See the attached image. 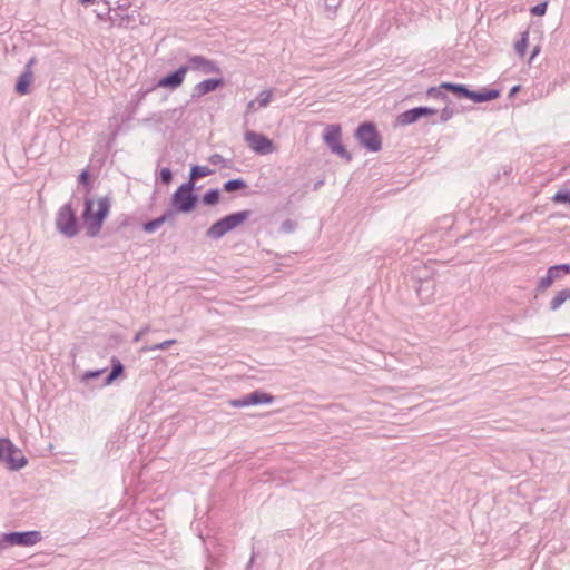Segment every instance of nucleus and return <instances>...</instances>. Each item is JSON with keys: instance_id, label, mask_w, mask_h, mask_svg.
I'll list each match as a JSON object with an SVG mask.
<instances>
[{"instance_id": "4be33fe9", "label": "nucleus", "mask_w": 570, "mask_h": 570, "mask_svg": "<svg viewBox=\"0 0 570 570\" xmlns=\"http://www.w3.org/2000/svg\"><path fill=\"white\" fill-rule=\"evenodd\" d=\"M570 299V287L559 291L550 302V311L554 312L561 307V305Z\"/></svg>"}, {"instance_id": "1a4fd4ad", "label": "nucleus", "mask_w": 570, "mask_h": 570, "mask_svg": "<svg viewBox=\"0 0 570 570\" xmlns=\"http://www.w3.org/2000/svg\"><path fill=\"white\" fill-rule=\"evenodd\" d=\"M413 287L422 304H429L433 301L436 292V283L432 277L428 275L419 276Z\"/></svg>"}, {"instance_id": "a18cd8bd", "label": "nucleus", "mask_w": 570, "mask_h": 570, "mask_svg": "<svg viewBox=\"0 0 570 570\" xmlns=\"http://www.w3.org/2000/svg\"><path fill=\"white\" fill-rule=\"evenodd\" d=\"M337 6L326 4V11L328 12V17L333 18L336 14Z\"/></svg>"}, {"instance_id": "4468645a", "label": "nucleus", "mask_w": 570, "mask_h": 570, "mask_svg": "<svg viewBox=\"0 0 570 570\" xmlns=\"http://www.w3.org/2000/svg\"><path fill=\"white\" fill-rule=\"evenodd\" d=\"M225 81L222 77L205 79L194 86L190 98L191 100H198L203 96L222 88Z\"/></svg>"}, {"instance_id": "4c0bfd02", "label": "nucleus", "mask_w": 570, "mask_h": 570, "mask_svg": "<svg viewBox=\"0 0 570 570\" xmlns=\"http://www.w3.org/2000/svg\"><path fill=\"white\" fill-rule=\"evenodd\" d=\"M547 8H548V2L543 1V2H540V3L535 4V6H533L530 9V12L533 16L540 17V16H543L547 12Z\"/></svg>"}, {"instance_id": "7c9ffc66", "label": "nucleus", "mask_w": 570, "mask_h": 570, "mask_svg": "<svg viewBox=\"0 0 570 570\" xmlns=\"http://www.w3.org/2000/svg\"><path fill=\"white\" fill-rule=\"evenodd\" d=\"M528 38H529V33H528V31H524V32H522L521 38L514 45L515 52L521 57H523L525 55V51L528 48V40H529Z\"/></svg>"}, {"instance_id": "9b49d317", "label": "nucleus", "mask_w": 570, "mask_h": 570, "mask_svg": "<svg viewBox=\"0 0 570 570\" xmlns=\"http://www.w3.org/2000/svg\"><path fill=\"white\" fill-rule=\"evenodd\" d=\"M245 140L256 154L267 155L274 150L273 141L263 134L246 131Z\"/></svg>"}, {"instance_id": "2f4dec72", "label": "nucleus", "mask_w": 570, "mask_h": 570, "mask_svg": "<svg viewBox=\"0 0 570 570\" xmlns=\"http://www.w3.org/2000/svg\"><path fill=\"white\" fill-rule=\"evenodd\" d=\"M163 225V222L159 217L147 220L142 224V230L145 233L151 234L155 233L160 226Z\"/></svg>"}, {"instance_id": "f704fd0d", "label": "nucleus", "mask_w": 570, "mask_h": 570, "mask_svg": "<svg viewBox=\"0 0 570 570\" xmlns=\"http://www.w3.org/2000/svg\"><path fill=\"white\" fill-rule=\"evenodd\" d=\"M272 98V91L271 90H262L257 98L255 99L256 102H258L259 107H266Z\"/></svg>"}, {"instance_id": "c756f323", "label": "nucleus", "mask_w": 570, "mask_h": 570, "mask_svg": "<svg viewBox=\"0 0 570 570\" xmlns=\"http://www.w3.org/2000/svg\"><path fill=\"white\" fill-rule=\"evenodd\" d=\"M176 343L175 340H167V341H164L159 344H154V345H145L140 348V352L141 353H147V352H151V351H157V350H167L169 348L171 345H174Z\"/></svg>"}, {"instance_id": "a211bd4d", "label": "nucleus", "mask_w": 570, "mask_h": 570, "mask_svg": "<svg viewBox=\"0 0 570 570\" xmlns=\"http://www.w3.org/2000/svg\"><path fill=\"white\" fill-rule=\"evenodd\" d=\"M248 405H261V404H269L274 401V396L267 392L262 390L253 391L249 394H246Z\"/></svg>"}, {"instance_id": "72a5a7b5", "label": "nucleus", "mask_w": 570, "mask_h": 570, "mask_svg": "<svg viewBox=\"0 0 570 570\" xmlns=\"http://www.w3.org/2000/svg\"><path fill=\"white\" fill-rule=\"evenodd\" d=\"M444 88H441V85L439 87H431L428 89L426 95L429 97L448 100V96L445 92H443Z\"/></svg>"}, {"instance_id": "37998d69", "label": "nucleus", "mask_w": 570, "mask_h": 570, "mask_svg": "<svg viewBox=\"0 0 570 570\" xmlns=\"http://www.w3.org/2000/svg\"><path fill=\"white\" fill-rule=\"evenodd\" d=\"M177 213L173 207L171 208H167L160 216L159 218L161 219L163 224H165L166 222H169L174 214Z\"/></svg>"}, {"instance_id": "6e6d98bb", "label": "nucleus", "mask_w": 570, "mask_h": 570, "mask_svg": "<svg viewBox=\"0 0 570 570\" xmlns=\"http://www.w3.org/2000/svg\"><path fill=\"white\" fill-rule=\"evenodd\" d=\"M97 17L101 20L105 19V16L102 13H97Z\"/></svg>"}, {"instance_id": "09e8293b", "label": "nucleus", "mask_w": 570, "mask_h": 570, "mask_svg": "<svg viewBox=\"0 0 570 570\" xmlns=\"http://www.w3.org/2000/svg\"><path fill=\"white\" fill-rule=\"evenodd\" d=\"M520 90V86H513L511 89H510V92H509V96H513L515 95L518 91Z\"/></svg>"}, {"instance_id": "864d4df0", "label": "nucleus", "mask_w": 570, "mask_h": 570, "mask_svg": "<svg viewBox=\"0 0 570 570\" xmlns=\"http://www.w3.org/2000/svg\"><path fill=\"white\" fill-rule=\"evenodd\" d=\"M256 101L255 100H250L248 104H247V110H252L254 109V106H255Z\"/></svg>"}, {"instance_id": "a19ab883", "label": "nucleus", "mask_w": 570, "mask_h": 570, "mask_svg": "<svg viewBox=\"0 0 570 570\" xmlns=\"http://www.w3.org/2000/svg\"><path fill=\"white\" fill-rule=\"evenodd\" d=\"M104 372H105V370L87 371V372H85V373H83V375H82V380H83V381H89V380H92V379H97V377H99Z\"/></svg>"}, {"instance_id": "39448f33", "label": "nucleus", "mask_w": 570, "mask_h": 570, "mask_svg": "<svg viewBox=\"0 0 570 570\" xmlns=\"http://www.w3.org/2000/svg\"><path fill=\"white\" fill-rule=\"evenodd\" d=\"M55 224L57 230L67 238H73L78 235V219L70 203H67L59 208Z\"/></svg>"}, {"instance_id": "ddd939ff", "label": "nucleus", "mask_w": 570, "mask_h": 570, "mask_svg": "<svg viewBox=\"0 0 570 570\" xmlns=\"http://www.w3.org/2000/svg\"><path fill=\"white\" fill-rule=\"evenodd\" d=\"M187 72V68L183 65L176 70L159 78L158 81L153 85V88H167L175 90L183 85Z\"/></svg>"}, {"instance_id": "5fc2aeb1", "label": "nucleus", "mask_w": 570, "mask_h": 570, "mask_svg": "<svg viewBox=\"0 0 570 570\" xmlns=\"http://www.w3.org/2000/svg\"><path fill=\"white\" fill-rule=\"evenodd\" d=\"M538 52H539V48L537 47V48H534V50L532 51L531 59H533V58H534V56H535V55H538Z\"/></svg>"}, {"instance_id": "aec40b11", "label": "nucleus", "mask_w": 570, "mask_h": 570, "mask_svg": "<svg viewBox=\"0 0 570 570\" xmlns=\"http://www.w3.org/2000/svg\"><path fill=\"white\" fill-rule=\"evenodd\" d=\"M441 88H444V90L450 91L456 98L466 99L468 89H469V87L466 85L454 83V82H442Z\"/></svg>"}, {"instance_id": "7ed1b4c3", "label": "nucleus", "mask_w": 570, "mask_h": 570, "mask_svg": "<svg viewBox=\"0 0 570 570\" xmlns=\"http://www.w3.org/2000/svg\"><path fill=\"white\" fill-rule=\"evenodd\" d=\"M0 461L11 471H19L28 464L23 452L8 438H0Z\"/></svg>"}, {"instance_id": "58836bf2", "label": "nucleus", "mask_w": 570, "mask_h": 570, "mask_svg": "<svg viewBox=\"0 0 570 570\" xmlns=\"http://www.w3.org/2000/svg\"><path fill=\"white\" fill-rule=\"evenodd\" d=\"M79 184L87 188V191L90 190V175L87 169L82 170L78 177Z\"/></svg>"}, {"instance_id": "cd10ccee", "label": "nucleus", "mask_w": 570, "mask_h": 570, "mask_svg": "<svg viewBox=\"0 0 570 570\" xmlns=\"http://www.w3.org/2000/svg\"><path fill=\"white\" fill-rule=\"evenodd\" d=\"M548 271L553 275V277L556 279H558V278L562 277V275L570 274V264L563 263V264L553 265V266H550L548 268Z\"/></svg>"}, {"instance_id": "c9c22d12", "label": "nucleus", "mask_w": 570, "mask_h": 570, "mask_svg": "<svg viewBox=\"0 0 570 570\" xmlns=\"http://www.w3.org/2000/svg\"><path fill=\"white\" fill-rule=\"evenodd\" d=\"M158 178L163 185H169L173 181L171 169L168 167L161 168Z\"/></svg>"}, {"instance_id": "f257e3e1", "label": "nucleus", "mask_w": 570, "mask_h": 570, "mask_svg": "<svg viewBox=\"0 0 570 570\" xmlns=\"http://www.w3.org/2000/svg\"><path fill=\"white\" fill-rule=\"evenodd\" d=\"M94 199L86 197L81 218L89 238H95L100 234L104 222L109 215L111 202L108 196L99 198L96 212H94Z\"/></svg>"}, {"instance_id": "49530a36", "label": "nucleus", "mask_w": 570, "mask_h": 570, "mask_svg": "<svg viewBox=\"0 0 570 570\" xmlns=\"http://www.w3.org/2000/svg\"><path fill=\"white\" fill-rule=\"evenodd\" d=\"M8 548L7 541H3V533L0 535V553Z\"/></svg>"}, {"instance_id": "e433bc0d", "label": "nucleus", "mask_w": 570, "mask_h": 570, "mask_svg": "<svg viewBox=\"0 0 570 570\" xmlns=\"http://www.w3.org/2000/svg\"><path fill=\"white\" fill-rule=\"evenodd\" d=\"M297 227V223L293 219H285L279 227V230L284 234L293 233Z\"/></svg>"}, {"instance_id": "bb28decb", "label": "nucleus", "mask_w": 570, "mask_h": 570, "mask_svg": "<svg viewBox=\"0 0 570 570\" xmlns=\"http://www.w3.org/2000/svg\"><path fill=\"white\" fill-rule=\"evenodd\" d=\"M551 202L554 204L570 205V188H560L553 194Z\"/></svg>"}, {"instance_id": "c85d7f7f", "label": "nucleus", "mask_w": 570, "mask_h": 570, "mask_svg": "<svg viewBox=\"0 0 570 570\" xmlns=\"http://www.w3.org/2000/svg\"><path fill=\"white\" fill-rule=\"evenodd\" d=\"M208 161L213 165H218L222 168H232L233 160L224 158L220 154H213L209 156Z\"/></svg>"}, {"instance_id": "a878e982", "label": "nucleus", "mask_w": 570, "mask_h": 570, "mask_svg": "<svg viewBox=\"0 0 570 570\" xmlns=\"http://www.w3.org/2000/svg\"><path fill=\"white\" fill-rule=\"evenodd\" d=\"M156 88H153V86L148 88H140L131 98L130 104L132 106V111L135 112L138 108V106L141 104V101L146 98L148 94L154 91Z\"/></svg>"}, {"instance_id": "79ce46f5", "label": "nucleus", "mask_w": 570, "mask_h": 570, "mask_svg": "<svg viewBox=\"0 0 570 570\" xmlns=\"http://www.w3.org/2000/svg\"><path fill=\"white\" fill-rule=\"evenodd\" d=\"M229 403H230V405L233 407H246V406H249L246 395H244V396H242L239 399L232 400Z\"/></svg>"}, {"instance_id": "2eb2a0df", "label": "nucleus", "mask_w": 570, "mask_h": 570, "mask_svg": "<svg viewBox=\"0 0 570 570\" xmlns=\"http://www.w3.org/2000/svg\"><path fill=\"white\" fill-rule=\"evenodd\" d=\"M501 91L495 88L484 87L481 90L468 89L466 99L472 100L475 104L487 102L499 98Z\"/></svg>"}, {"instance_id": "c03bdc74", "label": "nucleus", "mask_w": 570, "mask_h": 570, "mask_svg": "<svg viewBox=\"0 0 570 570\" xmlns=\"http://www.w3.org/2000/svg\"><path fill=\"white\" fill-rule=\"evenodd\" d=\"M149 330L150 327L148 325L144 326L140 331L136 333V335L132 338V342H139Z\"/></svg>"}, {"instance_id": "20e7f679", "label": "nucleus", "mask_w": 570, "mask_h": 570, "mask_svg": "<svg viewBox=\"0 0 570 570\" xmlns=\"http://www.w3.org/2000/svg\"><path fill=\"white\" fill-rule=\"evenodd\" d=\"M354 137L367 151L377 153L382 148V138L372 121H364L357 126Z\"/></svg>"}, {"instance_id": "de8ad7c7", "label": "nucleus", "mask_w": 570, "mask_h": 570, "mask_svg": "<svg viewBox=\"0 0 570 570\" xmlns=\"http://www.w3.org/2000/svg\"><path fill=\"white\" fill-rule=\"evenodd\" d=\"M128 7H129V3L128 2H124V3H118L117 9L119 11H126L128 9Z\"/></svg>"}, {"instance_id": "b1692460", "label": "nucleus", "mask_w": 570, "mask_h": 570, "mask_svg": "<svg viewBox=\"0 0 570 570\" xmlns=\"http://www.w3.org/2000/svg\"><path fill=\"white\" fill-rule=\"evenodd\" d=\"M246 187H247V184H246L245 179H243L240 177L229 179L223 184V190L226 193L238 191V190L245 189Z\"/></svg>"}, {"instance_id": "9d476101", "label": "nucleus", "mask_w": 570, "mask_h": 570, "mask_svg": "<svg viewBox=\"0 0 570 570\" xmlns=\"http://www.w3.org/2000/svg\"><path fill=\"white\" fill-rule=\"evenodd\" d=\"M438 110L432 107L419 106L412 109L405 110L397 116V124L407 126L416 122L421 118L435 116Z\"/></svg>"}, {"instance_id": "f3484780", "label": "nucleus", "mask_w": 570, "mask_h": 570, "mask_svg": "<svg viewBox=\"0 0 570 570\" xmlns=\"http://www.w3.org/2000/svg\"><path fill=\"white\" fill-rule=\"evenodd\" d=\"M110 364H111V370L105 376L102 386L110 385L114 381H116L125 372V366L118 357L112 356L110 360Z\"/></svg>"}, {"instance_id": "603ef678", "label": "nucleus", "mask_w": 570, "mask_h": 570, "mask_svg": "<svg viewBox=\"0 0 570 570\" xmlns=\"http://www.w3.org/2000/svg\"><path fill=\"white\" fill-rule=\"evenodd\" d=\"M129 218L127 216L124 217V220L119 224V227H126L128 225Z\"/></svg>"}, {"instance_id": "3c124183", "label": "nucleus", "mask_w": 570, "mask_h": 570, "mask_svg": "<svg viewBox=\"0 0 570 570\" xmlns=\"http://www.w3.org/2000/svg\"><path fill=\"white\" fill-rule=\"evenodd\" d=\"M323 184H324V180H322V179H321V180H318V181H316V183L314 184V190H317L321 186H323Z\"/></svg>"}, {"instance_id": "6e6552de", "label": "nucleus", "mask_w": 570, "mask_h": 570, "mask_svg": "<svg viewBox=\"0 0 570 570\" xmlns=\"http://www.w3.org/2000/svg\"><path fill=\"white\" fill-rule=\"evenodd\" d=\"M185 67L188 70L199 71L205 75H222V69L215 60H210L200 55L189 56Z\"/></svg>"}, {"instance_id": "6ab92c4d", "label": "nucleus", "mask_w": 570, "mask_h": 570, "mask_svg": "<svg viewBox=\"0 0 570 570\" xmlns=\"http://www.w3.org/2000/svg\"><path fill=\"white\" fill-rule=\"evenodd\" d=\"M252 216V210L245 209L240 212H235L224 216L230 227V229H235L236 227L244 224Z\"/></svg>"}, {"instance_id": "423d86ee", "label": "nucleus", "mask_w": 570, "mask_h": 570, "mask_svg": "<svg viewBox=\"0 0 570 570\" xmlns=\"http://www.w3.org/2000/svg\"><path fill=\"white\" fill-rule=\"evenodd\" d=\"M322 137L332 154L346 161L352 160L351 153L346 150L342 142V128L338 124L327 125Z\"/></svg>"}, {"instance_id": "0eeeda50", "label": "nucleus", "mask_w": 570, "mask_h": 570, "mask_svg": "<svg viewBox=\"0 0 570 570\" xmlns=\"http://www.w3.org/2000/svg\"><path fill=\"white\" fill-rule=\"evenodd\" d=\"M42 539L41 533L36 530L31 531H12L3 533V541H7L8 547H31L40 542Z\"/></svg>"}, {"instance_id": "393cba45", "label": "nucleus", "mask_w": 570, "mask_h": 570, "mask_svg": "<svg viewBox=\"0 0 570 570\" xmlns=\"http://www.w3.org/2000/svg\"><path fill=\"white\" fill-rule=\"evenodd\" d=\"M219 199H220V190L218 188L208 189L202 196V203L205 206H214V205L218 204Z\"/></svg>"}, {"instance_id": "5701e85b", "label": "nucleus", "mask_w": 570, "mask_h": 570, "mask_svg": "<svg viewBox=\"0 0 570 570\" xmlns=\"http://www.w3.org/2000/svg\"><path fill=\"white\" fill-rule=\"evenodd\" d=\"M105 4L107 6V12L106 14L108 16L109 20L112 22V23H118L119 27H122V26H128V23L130 22L131 18L129 14H122L120 12H116L114 16H110V11H111V8L109 6V2L107 0H104Z\"/></svg>"}, {"instance_id": "f03ea898", "label": "nucleus", "mask_w": 570, "mask_h": 570, "mask_svg": "<svg viewBox=\"0 0 570 570\" xmlns=\"http://www.w3.org/2000/svg\"><path fill=\"white\" fill-rule=\"evenodd\" d=\"M195 188L194 183L186 181L174 191L170 205L177 213L189 214L196 208L199 197Z\"/></svg>"}, {"instance_id": "dca6fc26", "label": "nucleus", "mask_w": 570, "mask_h": 570, "mask_svg": "<svg viewBox=\"0 0 570 570\" xmlns=\"http://www.w3.org/2000/svg\"><path fill=\"white\" fill-rule=\"evenodd\" d=\"M232 229L225 217L216 220L206 232V237L210 239H220L224 235L229 233Z\"/></svg>"}, {"instance_id": "ea45409f", "label": "nucleus", "mask_w": 570, "mask_h": 570, "mask_svg": "<svg viewBox=\"0 0 570 570\" xmlns=\"http://www.w3.org/2000/svg\"><path fill=\"white\" fill-rule=\"evenodd\" d=\"M454 115L453 109L445 107L440 112V122L449 121Z\"/></svg>"}, {"instance_id": "8fccbe9b", "label": "nucleus", "mask_w": 570, "mask_h": 570, "mask_svg": "<svg viewBox=\"0 0 570 570\" xmlns=\"http://www.w3.org/2000/svg\"><path fill=\"white\" fill-rule=\"evenodd\" d=\"M96 0H79V3H81L82 6H89V4H92Z\"/></svg>"}, {"instance_id": "473e14b6", "label": "nucleus", "mask_w": 570, "mask_h": 570, "mask_svg": "<svg viewBox=\"0 0 570 570\" xmlns=\"http://www.w3.org/2000/svg\"><path fill=\"white\" fill-rule=\"evenodd\" d=\"M556 281V278L553 277V275L547 271V275L544 277H542L538 285H537V291L538 292H543L546 291L547 288H549L552 283Z\"/></svg>"}, {"instance_id": "f8f14e48", "label": "nucleus", "mask_w": 570, "mask_h": 570, "mask_svg": "<svg viewBox=\"0 0 570 570\" xmlns=\"http://www.w3.org/2000/svg\"><path fill=\"white\" fill-rule=\"evenodd\" d=\"M37 59L36 57H31L27 63L24 65L23 71L18 77L16 85H14V91L19 96H26L30 92V86L33 82V70L32 67L36 65Z\"/></svg>"}, {"instance_id": "412c9836", "label": "nucleus", "mask_w": 570, "mask_h": 570, "mask_svg": "<svg viewBox=\"0 0 570 570\" xmlns=\"http://www.w3.org/2000/svg\"><path fill=\"white\" fill-rule=\"evenodd\" d=\"M212 174H214V170L207 166L193 165L190 167L188 181H191L195 184L196 180L207 177Z\"/></svg>"}]
</instances>
